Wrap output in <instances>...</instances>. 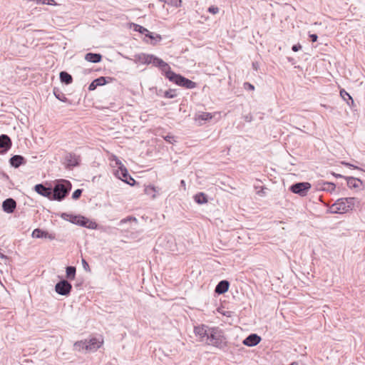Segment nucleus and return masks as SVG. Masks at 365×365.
Here are the masks:
<instances>
[{"label":"nucleus","instance_id":"nucleus-30","mask_svg":"<svg viewBox=\"0 0 365 365\" xmlns=\"http://www.w3.org/2000/svg\"><path fill=\"white\" fill-rule=\"evenodd\" d=\"M212 115L210 113L202 112L197 115V118L199 120H209L212 119Z\"/></svg>","mask_w":365,"mask_h":365},{"label":"nucleus","instance_id":"nucleus-48","mask_svg":"<svg viewBox=\"0 0 365 365\" xmlns=\"http://www.w3.org/2000/svg\"><path fill=\"white\" fill-rule=\"evenodd\" d=\"M245 120H246L247 121L250 122V121H251L252 118H251V116H246V117H245Z\"/></svg>","mask_w":365,"mask_h":365},{"label":"nucleus","instance_id":"nucleus-36","mask_svg":"<svg viewBox=\"0 0 365 365\" xmlns=\"http://www.w3.org/2000/svg\"><path fill=\"white\" fill-rule=\"evenodd\" d=\"M81 194H82V190L81 189H77V190H76L73 192L72 198L73 200H77V199H78L81 197Z\"/></svg>","mask_w":365,"mask_h":365},{"label":"nucleus","instance_id":"nucleus-7","mask_svg":"<svg viewBox=\"0 0 365 365\" xmlns=\"http://www.w3.org/2000/svg\"><path fill=\"white\" fill-rule=\"evenodd\" d=\"M72 286L70 282L66 279L58 282L55 286V291L60 295L67 296L70 294Z\"/></svg>","mask_w":365,"mask_h":365},{"label":"nucleus","instance_id":"nucleus-39","mask_svg":"<svg viewBox=\"0 0 365 365\" xmlns=\"http://www.w3.org/2000/svg\"><path fill=\"white\" fill-rule=\"evenodd\" d=\"M81 262H82V265H83V269L86 272H91V269H90V267L88 265V263L86 261V259H82Z\"/></svg>","mask_w":365,"mask_h":365},{"label":"nucleus","instance_id":"nucleus-15","mask_svg":"<svg viewBox=\"0 0 365 365\" xmlns=\"http://www.w3.org/2000/svg\"><path fill=\"white\" fill-rule=\"evenodd\" d=\"M66 163L67 168L74 167L78 165L79 157L75 154L68 153L66 157Z\"/></svg>","mask_w":365,"mask_h":365},{"label":"nucleus","instance_id":"nucleus-32","mask_svg":"<svg viewBox=\"0 0 365 365\" xmlns=\"http://www.w3.org/2000/svg\"><path fill=\"white\" fill-rule=\"evenodd\" d=\"M164 96L167 98H173L177 96V92L175 89H169L164 92Z\"/></svg>","mask_w":365,"mask_h":365},{"label":"nucleus","instance_id":"nucleus-4","mask_svg":"<svg viewBox=\"0 0 365 365\" xmlns=\"http://www.w3.org/2000/svg\"><path fill=\"white\" fill-rule=\"evenodd\" d=\"M111 160L115 161V165L118 166V169L115 172V175L127 184L133 185L135 182V180L128 174L126 168L120 160L115 155H113Z\"/></svg>","mask_w":365,"mask_h":365},{"label":"nucleus","instance_id":"nucleus-22","mask_svg":"<svg viewBox=\"0 0 365 365\" xmlns=\"http://www.w3.org/2000/svg\"><path fill=\"white\" fill-rule=\"evenodd\" d=\"M345 179L346 180L347 185L350 188H358L362 183L359 179L355 178L354 177H346Z\"/></svg>","mask_w":365,"mask_h":365},{"label":"nucleus","instance_id":"nucleus-3","mask_svg":"<svg viewBox=\"0 0 365 365\" xmlns=\"http://www.w3.org/2000/svg\"><path fill=\"white\" fill-rule=\"evenodd\" d=\"M209 334H210L205 344L215 346L220 349H222L227 346L226 339L222 334V332L219 329L212 328Z\"/></svg>","mask_w":365,"mask_h":365},{"label":"nucleus","instance_id":"nucleus-41","mask_svg":"<svg viewBox=\"0 0 365 365\" xmlns=\"http://www.w3.org/2000/svg\"><path fill=\"white\" fill-rule=\"evenodd\" d=\"M301 48H302V46L300 43L295 44V45L292 46V50L294 52L299 51Z\"/></svg>","mask_w":365,"mask_h":365},{"label":"nucleus","instance_id":"nucleus-9","mask_svg":"<svg viewBox=\"0 0 365 365\" xmlns=\"http://www.w3.org/2000/svg\"><path fill=\"white\" fill-rule=\"evenodd\" d=\"M150 61L153 66L160 68L162 72L165 73L166 78H168V72H172V71H170V66L166 62L158 58L157 56L152 55Z\"/></svg>","mask_w":365,"mask_h":365},{"label":"nucleus","instance_id":"nucleus-43","mask_svg":"<svg viewBox=\"0 0 365 365\" xmlns=\"http://www.w3.org/2000/svg\"><path fill=\"white\" fill-rule=\"evenodd\" d=\"M309 38L312 42H316L317 41L318 36L317 34H309Z\"/></svg>","mask_w":365,"mask_h":365},{"label":"nucleus","instance_id":"nucleus-46","mask_svg":"<svg viewBox=\"0 0 365 365\" xmlns=\"http://www.w3.org/2000/svg\"><path fill=\"white\" fill-rule=\"evenodd\" d=\"M171 139H173L172 136L167 135L166 137H165V140L169 143H171Z\"/></svg>","mask_w":365,"mask_h":365},{"label":"nucleus","instance_id":"nucleus-6","mask_svg":"<svg viewBox=\"0 0 365 365\" xmlns=\"http://www.w3.org/2000/svg\"><path fill=\"white\" fill-rule=\"evenodd\" d=\"M312 185L308 182H297L290 187V190L299 196L304 197L307 195Z\"/></svg>","mask_w":365,"mask_h":365},{"label":"nucleus","instance_id":"nucleus-13","mask_svg":"<svg viewBox=\"0 0 365 365\" xmlns=\"http://www.w3.org/2000/svg\"><path fill=\"white\" fill-rule=\"evenodd\" d=\"M16 207V201L12 198L5 200L2 203V208L7 213H12Z\"/></svg>","mask_w":365,"mask_h":365},{"label":"nucleus","instance_id":"nucleus-38","mask_svg":"<svg viewBox=\"0 0 365 365\" xmlns=\"http://www.w3.org/2000/svg\"><path fill=\"white\" fill-rule=\"evenodd\" d=\"M208 11L212 14H216L219 12V8L215 6H211L208 8Z\"/></svg>","mask_w":365,"mask_h":365},{"label":"nucleus","instance_id":"nucleus-8","mask_svg":"<svg viewBox=\"0 0 365 365\" xmlns=\"http://www.w3.org/2000/svg\"><path fill=\"white\" fill-rule=\"evenodd\" d=\"M212 328H210L205 325H200L195 327L194 329V332L197 336L199 337V340L202 342H206L207 340L209 333Z\"/></svg>","mask_w":365,"mask_h":365},{"label":"nucleus","instance_id":"nucleus-24","mask_svg":"<svg viewBox=\"0 0 365 365\" xmlns=\"http://www.w3.org/2000/svg\"><path fill=\"white\" fill-rule=\"evenodd\" d=\"M60 79L62 83H64L66 84H70L72 83L73 78L71 75H70L66 71H61L60 73Z\"/></svg>","mask_w":365,"mask_h":365},{"label":"nucleus","instance_id":"nucleus-25","mask_svg":"<svg viewBox=\"0 0 365 365\" xmlns=\"http://www.w3.org/2000/svg\"><path fill=\"white\" fill-rule=\"evenodd\" d=\"M340 96L345 101H346L349 106L354 105V100L345 90L342 89L340 91Z\"/></svg>","mask_w":365,"mask_h":365},{"label":"nucleus","instance_id":"nucleus-45","mask_svg":"<svg viewBox=\"0 0 365 365\" xmlns=\"http://www.w3.org/2000/svg\"><path fill=\"white\" fill-rule=\"evenodd\" d=\"M37 4H46L48 0H36Z\"/></svg>","mask_w":365,"mask_h":365},{"label":"nucleus","instance_id":"nucleus-34","mask_svg":"<svg viewBox=\"0 0 365 365\" xmlns=\"http://www.w3.org/2000/svg\"><path fill=\"white\" fill-rule=\"evenodd\" d=\"M134 30L145 35H146L147 32H148V30L147 29L138 24H134Z\"/></svg>","mask_w":365,"mask_h":365},{"label":"nucleus","instance_id":"nucleus-19","mask_svg":"<svg viewBox=\"0 0 365 365\" xmlns=\"http://www.w3.org/2000/svg\"><path fill=\"white\" fill-rule=\"evenodd\" d=\"M71 221V222L76 224V225H79L90 227V228H93V227H91V225H88L89 220L83 216H73Z\"/></svg>","mask_w":365,"mask_h":365},{"label":"nucleus","instance_id":"nucleus-51","mask_svg":"<svg viewBox=\"0 0 365 365\" xmlns=\"http://www.w3.org/2000/svg\"><path fill=\"white\" fill-rule=\"evenodd\" d=\"M181 184L182 185H185V181L184 180H181Z\"/></svg>","mask_w":365,"mask_h":365},{"label":"nucleus","instance_id":"nucleus-16","mask_svg":"<svg viewBox=\"0 0 365 365\" xmlns=\"http://www.w3.org/2000/svg\"><path fill=\"white\" fill-rule=\"evenodd\" d=\"M31 236L33 237H35V238H43V237H45V238H48L50 240L55 239V235H54L49 234L48 232L43 231V230H40L38 228L35 229L33 231Z\"/></svg>","mask_w":365,"mask_h":365},{"label":"nucleus","instance_id":"nucleus-11","mask_svg":"<svg viewBox=\"0 0 365 365\" xmlns=\"http://www.w3.org/2000/svg\"><path fill=\"white\" fill-rule=\"evenodd\" d=\"M35 191L39 195L52 200V188L47 187L43 184H37L34 187Z\"/></svg>","mask_w":365,"mask_h":365},{"label":"nucleus","instance_id":"nucleus-33","mask_svg":"<svg viewBox=\"0 0 365 365\" xmlns=\"http://www.w3.org/2000/svg\"><path fill=\"white\" fill-rule=\"evenodd\" d=\"M145 36L149 37L150 39L155 40L156 41H160L162 39L160 35H159V34H154L153 33H150L149 31H148V32H147Z\"/></svg>","mask_w":365,"mask_h":365},{"label":"nucleus","instance_id":"nucleus-44","mask_svg":"<svg viewBox=\"0 0 365 365\" xmlns=\"http://www.w3.org/2000/svg\"><path fill=\"white\" fill-rule=\"evenodd\" d=\"M46 4L48 5H56V3L54 0H48Z\"/></svg>","mask_w":365,"mask_h":365},{"label":"nucleus","instance_id":"nucleus-12","mask_svg":"<svg viewBox=\"0 0 365 365\" xmlns=\"http://www.w3.org/2000/svg\"><path fill=\"white\" fill-rule=\"evenodd\" d=\"M103 344V340H99L96 338L91 339L89 341H87V344L86 346V350L88 351H95Z\"/></svg>","mask_w":365,"mask_h":365},{"label":"nucleus","instance_id":"nucleus-20","mask_svg":"<svg viewBox=\"0 0 365 365\" xmlns=\"http://www.w3.org/2000/svg\"><path fill=\"white\" fill-rule=\"evenodd\" d=\"M106 82L107 81L106 78L101 76L93 81L92 83L89 85L88 89L89 91H93L97 88V86H103L106 83Z\"/></svg>","mask_w":365,"mask_h":365},{"label":"nucleus","instance_id":"nucleus-49","mask_svg":"<svg viewBox=\"0 0 365 365\" xmlns=\"http://www.w3.org/2000/svg\"><path fill=\"white\" fill-rule=\"evenodd\" d=\"M334 176H336V178H344V176H343V175H340V174H334ZM346 178V177H344V178Z\"/></svg>","mask_w":365,"mask_h":365},{"label":"nucleus","instance_id":"nucleus-2","mask_svg":"<svg viewBox=\"0 0 365 365\" xmlns=\"http://www.w3.org/2000/svg\"><path fill=\"white\" fill-rule=\"evenodd\" d=\"M71 189V183L68 180H61L57 182L52 189V200L61 201Z\"/></svg>","mask_w":365,"mask_h":365},{"label":"nucleus","instance_id":"nucleus-37","mask_svg":"<svg viewBox=\"0 0 365 365\" xmlns=\"http://www.w3.org/2000/svg\"><path fill=\"white\" fill-rule=\"evenodd\" d=\"M145 191L146 194H148V195H150L152 192H156L155 187L152 185H149V186L146 187Z\"/></svg>","mask_w":365,"mask_h":365},{"label":"nucleus","instance_id":"nucleus-42","mask_svg":"<svg viewBox=\"0 0 365 365\" xmlns=\"http://www.w3.org/2000/svg\"><path fill=\"white\" fill-rule=\"evenodd\" d=\"M341 164H343V165H346V166H347V167H352V168H354V169L361 170L359 167L355 166V165H351V164H350V163H346V162H344V161H343V162H341Z\"/></svg>","mask_w":365,"mask_h":365},{"label":"nucleus","instance_id":"nucleus-47","mask_svg":"<svg viewBox=\"0 0 365 365\" xmlns=\"http://www.w3.org/2000/svg\"><path fill=\"white\" fill-rule=\"evenodd\" d=\"M0 258L4 259H8V257L0 252Z\"/></svg>","mask_w":365,"mask_h":365},{"label":"nucleus","instance_id":"nucleus-29","mask_svg":"<svg viewBox=\"0 0 365 365\" xmlns=\"http://www.w3.org/2000/svg\"><path fill=\"white\" fill-rule=\"evenodd\" d=\"M336 185L333 182H324L322 187V190L327 192H333L335 190Z\"/></svg>","mask_w":365,"mask_h":365},{"label":"nucleus","instance_id":"nucleus-23","mask_svg":"<svg viewBox=\"0 0 365 365\" xmlns=\"http://www.w3.org/2000/svg\"><path fill=\"white\" fill-rule=\"evenodd\" d=\"M85 59L89 62L98 63L101 61L102 56L99 53H88L85 56Z\"/></svg>","mask_w":365,"mask_h":365},{"label":"nucleus","instance_id":"nucleus-17","mask_svg":"<svg viewBox=\"0 0 365 365\" xmlns=\"http://www.w3.org/2000/svg\"><path fill=\"white\" fill-rule=\"evenodd\" d=\"M9 163L11 166L17 168L21 165H24L26 163V160L24 158L19 155H16L12 156L10 160Z\"/></svg>","mask_w":365,"mask_h":365},{"label":"nucleus","instance_id":"nucleus-26","mask_svg":"<svg viewBox=\"0 0 365 365\" xmlns=\"http://www.w3.org/2000/svg\"><path fill=\"white\" fill-rule=\"evenodd\" d=\"M195 201L200 205L207 202V196L203 192H199L194 196Z\"/></svg>","mask_w":365,"mask_h":365},{"label":"nucleus","instance_id":"nucleus-1","mask_svg":"<svg viewBox=\"0 0 365 365\" xmlns=\"http://www.w3.org/2000/svg\"><path fill=\"white\" fill-rule=\"evenodd\" d=\"M355 197H344L337 200L329 208L333 214H344L352 210L356 202Z\"/></svg>","mask_w":365,"mask_h":365},{"label":"nucleus","instance_id":"nucleus-52","mask_svg":"<svg viewBox=\"0 0 365 365\" xmlns=\"http://www.w3.org/2000/svg\"><path fill=\"white\" fill-rule=\"evenodd\" d=\"M152 197H153V198H155V194H153Z\"/></svg>","mask_w":365,"mask_h":365},{"label":"nucleus","instance_id":"nucleus-35","mask_svg":"<svg viewBox=\"0 0 365 365\" xmlns=\"http://www.w3.org/2000/svg\"><path fill=\"white\" fill-rule=\"evenodd\" d=\"M53 93L56 96V98H58V100H60L61 101H63V102H66L67 98L63 96V93H60L59 91H56L55 90L53 91Z\"/></svg>","mask_w":365,"mask_h":365},{"label":"nucleus","instance_id":"nucleus-28","mask_svg":"<svg viewBox=\"0 0 365 365\" xmlns=\"http://www.w3.org/2000/svg\"><path fill=\"white\" fill-rule=\"evenodd\" d=\"M86 344L87 340L76 341L73 345L74 349L79 351L86 349Z\"/></svg>","mask_w":365,"mask_h":365},{"label":"nucleus","instance_id":"nucleus-50","mask_svg":"<svg viewBox=\"0 0 365 365\" xmlns=\"http://www.w3.org/2000/svg\"><path fill=\"white\" fill-rule=\"evenodd\" d=\"M252 65H253V67L255 68V69L257 70V65H256V63H253Z\"/></svg>","mask_w":365,"mask_h":365},{"label":"nucleus","instance_id":"nucleus-31","mask_svg":"<svg viewBox=\"0 0 365 365\" xmlns=\"http://www.w3.org/2000/svg\"><path fill=\"white\" fill-rule=\"evenodd\" d=\"M160 1L164 2L168 5H171L175 7L180 6L181 0H159Z\"/></svg>","mask_w":365,"mask_h":365},{"label":"nucleus","instance_id":"nucleus-27","mask_svg":"<svg viewBox=\"0 0 365 365\" xmlns=\"http://www.w3.org/2000/svg\"><path fill=\"white\" fill-rule=\"evenodd\" d=\"M76 269L75 267L68 266L66 267V277L68 279L73 280L75 279Z\"/></svg>","mask_w":365,"mask_h":365},{"label":"nucleus","instance_id":"nucleus-40","mask_svg":"<svg viewBox=\"0 0 365 365\" xmlns=\"http://www.w3.org/2000/svg\"><path fill=\"white\" fill-rule=\"evenodd\" d=\"M244 87L245 89H249L251 91H253L255 89V86L252 84L247 82L245 83Z\"/></svg>","mask_w":365,"mask_h":365},{"label":"nucleus","instance_id":"nucleus-10","mask_svg":"<svg viewBox=\"0 0 365 365\" xmlns=\"http://www.w3.org/2000/svg\"><path fill=\"white\" fill-rule=\"evenodd\" d=\"M11 147V140L10 138L5 134L0 135V154L5 153Z\"/></svg>","mask_w":365,"mask_h":365},{"label":"nucleus","instance_id":"nucleus-18","mask_svg":"<svg viewBox=\"0 0 365 365\" xmlns=\"http://www.w3.org/2000/svg\"><path fill=\"white\" fill-rule=\"evenodd\" d=\"M230 287V283L227 280L220 281L215 287V292L218 294L225 293Z\"/></svg>","mask_w":365,"mask_h":365},{"label":"nucleus","instance_id":"nucleus-5","mask_svg":"<svg viewBox=\"0 0 365 365\" xmlns=\"http://www.w3.org/2000/svg\"><path fill=\"white\" fill-rule=\"evenodd\" d=\"M168 78L170 81L176 83L177 85L182 86L186 88L191 89V88H194L196 87V83L182 76L179 74H176L175 73H174L173 71L168 72Z\"/></svg>","mask_w":365,"mask_h":365},{"label":"nucleus","instance_id":"nucleus-14","mask_svg":"<svg viewBox=\"0 0 365 365\" xmlns=\"http://www.w3.org/2000/svg\"><path fill=\"white\" fill-rule=\"evenodd\" d=\"M261 341L260 336L256 334H251L243 340V344L247 346H254L258 344Z\"/></svg>","mask_w":365,"mask_h":365},{"label":"nucleus","instance_id":"nucleus-21","mask_svg":"<svg viewBox=\"0 0 365 365\" xmlns=\"http://www.w3.org/2000/svg\"><path fill=\"white\" fill-rule=\"evenodd\" d=\"M136 61L144 64H151L150 59L152 58L151 54L140 53L135 55Z\"/></svg>","mask_w":365,"mask_h":365}]
</instances>
